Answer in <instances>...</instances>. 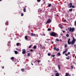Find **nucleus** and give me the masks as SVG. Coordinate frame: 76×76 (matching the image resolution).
<instances>
[{
  "label": "nucleus",
  "instance_id": "obj_48",
  "mask_svg": "<svg viewBox=\"0 0 76 76\" xmlns=\"http://www.w3.org/2000/svg\"><path fill=\"white\" fill-rule=\"evenodd\" d=\"M30 51H31V52L33 51V50L32 49L30 50Z\"/></svg>",
  "mask_w": 76,
  "mask_h": 76
},
{
  "label": "nucleus",
  "instance_id": "obj_37",
  "mask_svg": "<svg viewBox=\"0 0 76 76\" xmlns=\"http://www.w3.org/2000/svg\"><path fill=\"white\" fill-rule=\"evenodd\" d=\"M73 67H74V66H73L72 65L71 66V69H73Z\"/></svg>",
  "mask_w": 76,
  "mask_h": 76
},
{
  "label": "nucleus",
  "instance_id": "obj_3",
  "mask_svg": "<svg viewBox=\"0 0 76 76\" xmlns=\"http://www.w3.org/2000/svg\"><path fill=\"white\" fill-rule=\"evenodd\" d=\"M70 7H69V8H71L72 7V8H75V7L74 6H72V3H70L69 4Z\"/></svg>",
  "mask_w": 76,
  "mask_h": 76
},
{
  "label": "nucleus",
  "instance_id": "obj_35",
  "mask_svg": "<svg viewBox=\"0 0 76 76\" xmlns=\"http://www.w3.org/2000/svg\"><path fill=\"white\" fill-rule=\"evenodd\" d=\"M16 45H17V46H18V45H19V43H17L16 44Z\"/></svg>",
  "mask_w": 76,
  "mask_h": 76
},
{
  "label": "nucleus",
  "instance_id": "obj_26",
  "mask_svg": "<svg viewBox=\"0 0 76 76\" xmlns=\"http://www.w3.org/2000/svg\"><path fill=\"white\" fill-rule=\"evenodd\" d=\"M15 54H18V52L17 51H15Z\"/></svg>",
  "mask_w": 76,
  "mask_h": 76
},
{
  "label": "nucleus",
  "instance_id": "obj_62",
  "mask_svg": "<svg viewBox=\"0 0 76 76\" xmlns=\"http://www.w3.org/2000/svg\"><path fill=\"white\" fill-rule=\"evenodd\" d=\"M2 1V0H0V1Z\"/></svg>",
  "mask_w": 76,
  "mask_h": 76
},
{
  "label": "nucleus",
  "instance_id": "obj_12",
  "mask_svg": "<svg viewBox=\"0 0 76 76\" xmlns=\"http://www.w3.org/2000/svg\"><path fill=\"white\" fill-rule=\"evenodd\" d=\"M57 55L58 56H60L61 55V54L60 53H59L57 54Z\"/></svg>",
  "mask_w": 76,
  "mask_h": 76
},
{
  "label": "nucleus",
  "instance_id": "obj_8",
  "mask_svg": "<svg viewBox=\"0 0 76 76\" xmlns=\"http://www.w3.org/2000/svg\"><path fill=\"white\" fill-rule=\"evenodd\" d=\"M67 42H68V44H69V45H70V44H71V42L67 41Z\"/></svg>",
  "mask_w": 76,
  "mask_h": 76
},
{
  "label": "nucleus",
  "instance_id": "obj_2",
  "mask_svg": "<svg viewBox=\"0 0 76 76\" xmlns=\"http://www.w3.org/2000/svg\"><path fill=\"white\" fill-rule=\"evenodd\" d=\"M74 30H75V28H72L71 27H70L69 28V32H73V31H74Z\"/></svg>",
  "mask_w": 76,
  "mask_h": 76
},
{
  "label": "nucleus",
  "instance_id": "obj_39",
  "mask_svg": "<svg viewBox=\"0 0 76 76\" xmlns=\"http://www.w3.org/2000/svg\"><path fill=\"white\" fill-rule=\"evenodd\" d=\"M72 40H76V39H75V38L74 37H72Z\"/></svg>",
  "mask_w": 76,
  "mask_h": 76
},
{
  "label": "nucleus",
  "instance_id": "obj_4",
  "mask_svg": "<svg viewBox=\"0 0 76 76\" xmlns=\"http://www.w3.org/2000/svg\"><path fill=\"white\" fill-rule=\"evenodd\" d=\"M22 51V53L23 54H25L26 53V50H25V49H23Z\"/></svg>",
  "mask_w": 76,
  "mask_h": 76
},
{
  "label": "nucleus",
  "instance_id": "obj_10",
  "mask_svg": "<svg viewBox=\"0 0 76 76\" xmlns=\"http://www.w3.org/2000/svg\"><path fill=\"white\" fill-rule=\"evenodd\" d=\"M31 36H35V34H34V33H31Z\"/></svg>",
  "mask_w": 76,
  "mask_h": 76
},
{
  "label": "nucleus",
  "instance_id": "obj_46",
  "mask_svg": "<svg viewBox=\"0 0 76 76\" xmlns=\"http://www.w3.org/2000/svg\"><path fill=\"white\" fill-rule=\"evenodd\" d=\"M37 62H38V63H39L40 62V61L39 60H38L37 61Z\"/></svg>",
  "mask_w": 76,
  "mask_h": 76
},
{
  "label": "nucleus",
  "instance_id": "obj_59",
  "mask_svg": "<svg viewBox=\"0 0 76 76\" xmlns=\"http://www.w3.org/2000/svg\"><path fill=\"white\" fill-rule=\"evenodd\" d=\"M31 64V65H32V66H33V64H32V63Z\"/></svg>",
  "mask_w": 76,
  "mask_h": 76
},
{
  "label": "nucleus",
  "instance_id": "obj_61",
  "mask_svg": "<svg viewBox=\"0 0 76 76\" xmlns=\"http://www.w3.org/2000/svg\"><path fill=\"white\" fill-rule=\"evenodd\" d=\"M67 33H69V31H67Z\"/></svg>",
  "mask_w": 76,
  "mask_h": 76
},
{
  "label": "nucleus",
  "instance_id": "obj_6",
  "mask_svg": "<svg viewBox=\"0 0 76 76\" xmlns=\"http://www.w3.org/2000/svg\"><path fill=\"white\" fill-rule=\"evenodd\" d=\"M65 74H66V75L65 76H70V75H69V73H65Z\"/></svg>",
  "mask_w": 76,
  "mask_h": 76
},
{
  "label": "nucleus",
  "instance_id": "obj_41",
  "mask_svg": "<svg viewBox=\"0 0 76 76\" xmlns=\"http://www.w3.org/2000/svg\"><path fill=\"white\" fill-rule=\"evenodd\" d=\"M75 25L76 26V21L75 22Z\"/></svg>",
  "mask_w": 76,
  "mask_h": 76
},
{
  "label": "nucleus",
  "instance_id": "obj_51",
  "mask_svg": "<svg viewBox=\"0 0 76 76\" xmlns=\"http://www.w3.org/2000/svg\"><path fill=\"white\" fill-rule=\"evenodd\" d=\"M74 47H76V45H74Z\"/></svg>",
  "mask_w": 76,
  "mask_h": 76
},
{
  "label": "nucleus",
  "instance_id": "obj_64",
  "mask_svg": "<svg viewBox=\"0 0 76 76\" xmlns=\"http://www.w3.org/2000/svg\"><path fill=\"white\" fill-rule=\"evenodd\" d=\"M51 76H54V75H51Z\"/></svg>",
  "mask_w": 76,
  "mask_h": 76
},
{
  "label": "nucleus",
  "instance_id": "obj_57",
  "mask_svg": "<svg viewBox=\"0 0 76 76\" xmlns=\"http://www.w3.org/2000/svg\"><path fill=\"white\" fill-rule=\"evenodd\" d=\"M15 40H16V38H15L14 39Z\"/></svg>",
  "mask_w": 76,
  "mask_h": 76
},
{
  "label": "nucleus",
  "instance_id": "obj_25",
  "mask_svg": "<svg viewBox=\"0 0 76 76\" xmlns=\"http://www.w3.org/2000/svg\"><path fill=\"white\" fill-rule=\"evenodd\" d=\"M69 12H72V9H70L69 10Z\"/></svg>",
  "mask_w": 76,
  "mask_h": 76
},
{
  "label": "nucleus",
  "instance_id": "obj_50",
  "mask_svg": "<svg viewBox=\"0 0 76 76\" xmlns=\"http://www.w3.org/2000/svg\"><path fill=\"white\" fill-rule=\"evenodd\" d=\"M70 54V52H68V55H69V54Z\"/></svg>",
  "mask_w": 76,
  "mask_h": 76
},
{
  "label": "nucleus",
  "instance_id": "obj_11",
  "mask_svg": "<svg viewBox=\"0 0 76 76\" xmlns=\"http://www.w3.org/2000/svg\"><path fill=\"white\" fill-rule=\"evenodd\" d=\"M74 44H75V42H72V41L71 42V45H73Z\"/></svg>",
  "mask_w": 76,
  "mask_h": 76
},
{
  "label": "nucleus",
  "instance_id": "obj_23",
  "mask_svg": "<svg viewBox=\"0 0 76 76\" xmlns=\"http://www.w3.org/2000/svg\"><path fill=\"white\" fill-rule=\"evenodd\" d=\"M67 44H65L64 45V47H65L66 48V47H67Z\"/></svg>",
  "mask_w": 76,
  "mask_h": 76
},
{
  "label": "nucleus",
  "instance_id": "obj_36",
  "mask_svg": "<svg viewBox=\"0 0 76 76\" xmlns=\"http://www.w3.org/2000/svg\"><path fill=\"white\" fill-rule=\"evenodd\" d=\"M54 50H56V49H57V48H56V47H54Z\"/></svg>",
  "mask_w": 76,
  "mask_h": 76
},
{
  "label": "nucleus",
  "instance_id": "obj_55",
  "mask_svg": "<svg viewBox=\"0 0 76 76\" xmlns=\"http://www.w3.org/2000/svg\"><path fill=\"white\" fill-rule=\"evenodd\" d=\"M4 66H2V69H4Z\"/></svg>",
  "mask_w": 76,
  "mask_h": 76
},
{
  "label": "nucleus",
  "instance_id": "obj_32",
  "mask_svg": "<svg viewBox=\"0 0 76 76\" xmlns=\"http://www.w3.org/2000/svg\"><path fill=\"white\" fill-rule=\"evenodd\" d=\"M48 56H51V54H50V53H48Z\"/></svg>",
  "mask_w": 76,
  "mask_h": 76
},
{
  "label": "nucleus",
  "instance_id": "obj_38",
  "mask_svg": "<svg viewBox=\"0 0 76 76\" xmlns=\"http://www.w3.org/2000/svg\"><path fill=\"white\" fill-rule=\"evenodd\" d=\"M52 57H55V55H52Z\"/></svg>",
  "mask_w": 76,
  "mask_h": 76
},
{
  "label": "nucleus",
  "instance_id": "obj_29",
  "mask_svg": "<svg viewBox=\"0 0 76 76\" xmlns=\"http://www.w3.org/2000/svg\"><path fill=\"white\" fill-rule=\"evenodd\" d=\"M56 51H59V49L58 48H57L56 49Z\"/></svg>",
  "mask_w": 76,
  "mask_h": 76
},
{
  "label": "nucleus",
  "instance_id": "obj_15",
  "mask_svg": "<svg viewBox=\"0 0 76 76\" xmlns=\"http://www.w3.org/2000/svg\"><path fill=\"white\" fill-rule=\"evenodd\" d=\"M36 48H37V46L36 45L34 46L33 47V49H36Z\"/></svg>",
  "mask_w": 76,
  "mask_h": 76
},
{
  "label": "nucleus",
  "instance_id": "obj_33",
  "mask_svg": "<svg viewBox=\"0 0 76 76\" xmlns=\"http://www.w3.org/2000/svg\"><path fill=\"white\" fill-rule=\"evenodd\" d=\"M58 68L59 70H60L61 68L59 65H58Z\"/></svg>",
  "mask_w": 76,
  "mask_h": 76
},
{
  "label": "nucleus",
  "instance_id": "obj_53",
  "mask_svg": "<svg viewBox=\"0 0 76 76\" xmlns=\"http://www.w3.org/2000/svg\"><path fill=\"white\" fill-rule=\"evenodd\" d=\"M46 40H47V41H49V40H50V39H46Z\"/></svg>",
  "mask_w": 76,
  "mask_h": 76
},
{
  "label": "nucleus",
  "instance_id": "obj_22",
  "mask_svg": "<svg viewBox=\"0 0 76 76\" xmlns=\"http://www.w3.org/2000/svg\"><path fill=\"white\" fill-rule=\"evenodd\" d=\"M66 53V51H64L63 52V54H65V53Z\"/></svg>",
  "mask_w": 76,
  "mask_h": 76
},
{
  "label": "nucleus",
  "instance_id": "obj_7",
  "mask_svg": "<svg viewBox=\"0 0 76 76\" xmlns=\"http://www.w3.org/2000/svg\"><path fill=\"white\" fill-rule=\"evenodd\" d=\"M38 12H42V10L41 9H39L38 10Z\"/></svg>",
  "mask_w": 76,
  "mask_h": 76
},
{
  "label": "nucleus",
  "instance_id": "obj_31",
  "mask_svg": "<svg viewBox=\"0 0 76 76\" xmlns=\"http://www.w3.org/2000/svg\"><path fill=\"white\" fill-rule=\"evenodd\" d=\"M72 41L73 42H76V40H72Z\"/></svg>",
  "mask_w": 76,
  "mask_h": 76
},
{
  "label": "nucleus",
  "instance_id": "obj_13",
  "mask_svg": "<svg viewBox=\"0 0 76 76\" xmlns=\"http://www.w3.org/2000/svg\"><path fill=\"white\" fill-rule=\"evenodd\" d=\"M56 76H59V74L58 73H56Z\"/></svg>",
  "mask_w": 76,
  "mask_h": 76
},
{
  "label": "nucleus",
  "instance_id": "obj_54",
  "mask_svg": "<svg viewBox=\"0 0 76 76\" xmlns=\"http://www.w3.org/2000/svg\"><path fill=\"white\" fill-rule=\"evenodd\" d=\"M66 20H64V22H65V21H66Z\"/></svg>",
  "mask_w": 76,
  "mask_h": 76
},
{
  "label": "nucleus",
  "instance_id": "obj_42",
  "mask_svg": "<svg viewBox=\"0 0 76 76\" xmlns=\"http://www.w3.org/2000/svg\"><path fill=\"white\" fill-rule=\"evenodd\" d=\"M37 1L38 2H40V1H41V0H37Z\"/></svg>",
  "mask_w": 76,
  "mask_h": 76
},
{
  "label": "nucleus",
  "instance_id": "obj_47",
  "mask_svg": "<svg viewBox=\"0 0 76 76\" xmlns=\"http://www.w3.org/2000/svg\"><path fill=\"white\" fill-rule=\"evenodd\" d=\"M70 41V39H69L68 40V41Z\"/></svg>",
  "mask_w": 76,
  "mask_h": 76
},
{
  "label": "nucleus",
  "instance_id": "obj_18",
  "mask_svg": "<svg viewBox=\"0 0 76 76\" xmlns=\"http://www.w3.org/2000/svg\"><path fill=\"white\" fill-rule=\"evenodd\" d=\"M51 4H50L48 5V7H51Z\"/></svg>",
  "mask_w": 76,
  "mask_h": 76
},
{
  "label": "nucleus",
  "instance_id": "obj_34",
  "mask_svg": "<svg viewBox=\"0 0 76 76\" xmlns=\"http://www.w3.org/2000/svg\"><path fill=\"white\" fill-rule=\"evenodd\" d=\"M67 50H68V49H66L65 50V52H67Z\"/></svg>",
  "mask_w": 76,
  "mask_h": 76
},
{
  "label": "nucleus",
  "instance_id": "obj_45",
  "mask_svg": "<svg viewBox=\"0 0 76 76\" xmlns=\"http://www.w3.org/2000/svg\"><path fill=\"white\" fill-rule=\"evenodd\" d=\"M65 56H68V55H69L68 54H65Z\"/></svg>",
  "mask_w": 76,
  "mask_h": 76
},
{
  "label": "nucleus",
  "instance_id": "obj_9",
  "mask_svg": "<svg viewBox=\"0 0 76 76\" xmlns=\"http://www.w3.org/2000/svg\"><path fill=\"white\" fill-rule=\"evenodd\" d=\"M23 11L24 12H26V8H25L23 9Z\"/></svg>",
  "mask_w": 76,
  "mask_h": 76
},
{
  "label": "nucleus",
  "instance_id": "obj_5",
  "mask_svg": "<svg viewBox=\"0 0 76 76\" xmlns=\"http://www.w3.org/2000/svg\"><path fill=\"white\" fill-rule=\"evenodd\" d=\"M51 22V20L50 19H49L48 20L47 22L46 23V24H47V23H50Z\"/></svg>",
  "mask_w": 76,
  "mask_h": 76
},
{
  "label": "nucleus",
  "instance_id": "obj_28",
  "mask_svg": "<svg viewBox=\"0 0 76 76\" xmlns=\"http://www.w3.org/2000/svg\"><path fill=\"white\" fill-rule=\"evenodd\" d=\"M11 59L12 60H14V57H11Z\"/></svg>",
  "mask_w": 76,
  "mask_h": 76
},
{
  "label": "nucleus",
  "instance_id": "obj_17",
  "mask_svg": "<svg viewBox=\"0 0 76 76\" xmlns=\"http://www.w3.org/2000/svg\"><path fill=\"white\" fill-rule=\"evenodd\" d=\"M9 23H8V21H7L5 23L6 25H8Z\"/></svg>",
  "mask_w": 76,
  "mask_h": 76
},
{
  "label": "nucleus",
  "instance_id": "obj_19",
  "mask_svg": "<svg viewBox=\"0 0 76 76\" xmlns=\"http://www.w3.org/2000/svg\"><path fill=\"white\" fill-rule=\"evenodd\" d=\"M66 37H69V35L68 34H67L66 35Z\"/></svg>",
  "mask_w": 76,
  "mask_h": 76
},
{
  "label": "nucleus",
  "instance_id": "obj_44",
  "mask_svg": "<svg viewBox=\"0 0 76 76\" xmlns=\"http://www.w3.org/2000/svg\"><path fill=\"white\" fill-rule=\"evenodd\" d=\"M42 35H43L44 36H45V34H43L42 35Z\"/></svg>",
  "mask_w": 76,
  "mask_h": 76
},
{
  "label": "nucleus",
  "instance_id": "obj_52",
  "mask_svg": "<svg viewBox=\"0 0 76 76\" xmlns=\"http://www.w3.org/2000/svg\"><path fill=\"white\" fill-rule=\"evenodd\" d=\"M57 16H58V17H59V15H57Z\"/></svg>",
  "mask_w": 76,
  "mask_h": 76
},
{
  "label": "nucleus",
  "instance_id": "obj_58",
  "mask_svg": "<svg viewBox=\"0 0 76 76\" xmlns=\"http://www.w3.org/2000/svg\"><path fill=\"white\" fill-rule=\"evenodd\" d=\"M55 72H57V71H55Z\"/></svg>",
  "mask_w": 76,
  "mask_h": 76
},
{
  "label": "nucleus",
  "instance_id": "obj_1",
  "mask_svg": "<svg viewBox=\"0 0 76 76\" xmlns=\"http://www.w3.org/2000/svg\"><path fill=\"white\" fill-rule=\"evenodd\" d=\"M50 36H52V37H56V35H57V34L55 32H53L50 34Z\"/></svg>",
  "mask_w": 76,
  "mask_h": 76
},
{
  "label": "nucleus",
  "instance_id": "obj_63",
  "mask_svg": "<svg viewBox=\"0 0 76 76\" xmlns=\"http://www.w3.org/2000/svg\"><path fill=\"white\" fill-rule=\"evenodd\" d=\"M75 58H76V56H75Z\"/></svg>",
  "mask_w": 76,
  "mask_h": 76
},
{
  "label": "nucleus",
  "instance_id": "obj_20",
  "mask_svg": "<svg viewBox=\"0 0 76 76\" xmlns=\"http://www.w3.org/2000/svg\"><path fill=\"white\" fill-rule=\"evenodd\" d=\"M21 71H22V72H24V71H25V69H21Z\"/></svg>",
  "mask_w": 76,
  "mask_h": 76
},
{
  "label": "nucleus",
  "instance_id": "obj_16",
  "mask_svg": "<svg viewBox=\"0 0 76 76\" xmlns=\"http://www.w3.org/2000/svg\"><path fill=\"white\" fill-rule=\"evenodd\" d=\"M51 29L50 28H48V31H51Z\"/></svg>",
  "mask_w": 76,
  "mask_h": 76
},
{
  "label": "nucleus",
  "instance_id": "obj_14",
  "mask_svg": "<svg viewBox=\"0 0 76 76\" xmlns=\"http://www.w3.org/2000/svg\"><path fill=\"white\" fill-rule=\"evenodd\" d=\"M30 56H31V53H28L27 54V56H28V57H29Z\"/></svg>",
  "mask_w": 76,
  "mask_h": 76
},
{
  "label": "nucleus",
  "instance_id": "obj_43",
  "mask_svg": "<svg viewBox=\"0 0 76 76\" xmlns=\"http://www.w3.org/2000/svg\"><path fill=\"white\" fill-rule=\"evenodd\" d=\"M66 58V59H67V60H69V57H67V58Z\"/></svg>",
  "mask_w": 76,
  "mask_h": 76
},
{
  "label": "nucleus",
  "instance_id": "obj_30",
  "mask_svg": "<svg viewBox=\"0 0 76 76\" xmlns=\"http://www.w3.org/2000/svg\"><path fill=\"white\" fill-rule=\"evenodd\" d=\"M56 40L57 41H58H58H59V39H56Z\"/></svg>",
  "mask_w": 76,
  "mask_h": 76
},
{
  "label": "nucleus",
  "instance_id": "obj_56",
  "mask_svg": "<svg viewBox=\"0 0 76 76\" xmlns=\"http://www.w3.org/2000/svg\"><path fill=\"white\" fill-rule=\"evenodd\" d=\"M51 43H52V44H53V42H52Z\"/></svg>",
  "mask_w": 76,
  "mask_h": 76
},
{
  "label": "nucleus",
  "instance_id": "obj_40",
  "mask_svg": "<svg viewBox=\"0 0 76 76\" xmlns=\"http://www.w3.org/2000/svg\"><path fill=\"white\" fill-rule=\"evenodd\" d=\"M23 16V13H21V16Z\"/></svg>",
  "mask_w": 76,
  "mask_h": 76
},
{
  "label": "nucleus",
  "instance_id": "obj_49",
  "mask_svg": "<svg viewBox=\"0 0 76 76\" xmlns=\"http://www.w3.org/2000/svg\"><path fill=\"white\" fill-rule=\"evenodd\" d=\"M63 32L64 33V32H65V31H63Z\"/></svg>",
  "mask_w": 76,
  "mask_h": 76
},
{
  "label": "nucleus",
  "instance_id": "obj_21",
  "mask_svg": "<svg viewBox=\"0 0 76 76\" xmlns=\"http://www.w3.org/2000/svg\"><path fill=\"white\" fill-rule=\"evenodd\" d=\"M32 45H30L28 47L29 48H31V47H32Z\"/></svg>",
  "mask_w": 76,
  "mask_h": 76
},
{
  "label": "nucleus",
  "instance_id": "obj_27",
  "mask_svg": "<svg viewBox=\"0 0 76 76\" xmlns=\"http://www.w3.org/2000/svg\"><path fill=\"white\" fill-rule=\"evenodd\" d=\"M60 28H63V25H61V26H60Z\"/></svg>",
  "mask_w": 76,
  "mask_h": 76
},
{
  "label": "nucleus",
  "instance_id": "obj_24",
  "mask_svg": "<svg viewBox=\"0 0 76 76\" xmlns=\"http://www.w3.org/2000/svg\"><path fill=\"white\" fill-rule=\"evenodd\" d=\"M25 39L26 40L28 39V37L27 36L25 37Z\"/></svg>",
  "mask_w": 76,
  "mask_h": 76
},
{
  "label": "nucleus",
  "instance_id": "obj_60",
  "mask_svg": "<svg viewBox=\"0 0 76 76\" xmlns=\"http://www.w3.org/2000/svg\"><path fill=\"white\" fill-rule=\"evenodd\" d=\"M60 41H62V40H60Z\"/></svg>",
  "mask_w": 76,
  "mask_h": 76
}]
</instances>
